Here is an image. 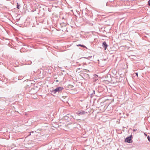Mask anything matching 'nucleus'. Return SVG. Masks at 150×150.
Wrapping results in <instances>:
<instances>
[{
    "label": "nucleus",
    "mask_w": 150,
    "mask_h": 150,
    "mask_svg": "<svg viewBox=\"0 0 150 150\" xmlns=\"http://www.w3.org/2000/svg\"><path fill=\"white\" fill-rule=\"evenodd\" d=\"M132 137V135H131L129 137H127L125 140V142L128 143H131L132 142L131 138Z\"/></svg>",
    "instance_id": "nucleus-1"
},
{
    "label": "nucleus",
    "mask_w": 150,
    "mask_h": 150,
    "mask_svg": "<svg viewBox=\"0 0 150 150\" xmlns=\"http://www.w3.org/2000/svg\"><path fill=\"white\" fill-rule=\"evenodd\" d=\"M62 88L60 87H59L56 88L55 89L53 90V91H54L56 92L62 90Z\"/></svg>",
    "instance_id": "nucleus-2"
},
{
    "label": "nucleus",
    "mask_w": 150,
    "mask_h": 150,
    "mask_svg": "<svg viewBox=\"0 0 150 150\" xmlns=\"http://www.w3.org/2000/svg\"><path fill=\"white\" fill-rule=\"evenodd\" d=\"M103 46L105 48V50H106L107 48L108 45H107L106 42H104L103 43Z\"/></svg>",
    "instance_id": "nucleus-3"
},
{
    "label": "nucleus",
    "mask_w": 150,
    "mask_h": 150,
    "mask_svg": "<svg viewBox=\"0 0 150 150\" xmlns=\"http://www.w3.org/2000/svg\"><path fill=\"white\" fill-rule=\"evenodd\" d=\"M77 46H81V47H83L84 48H86V49H87V47L84 45H82L81 44H79L78 45H77Z\"/></svg>",
    "instance_id": "nucleus-4"
},
{
    "label": "nucleus",
    "mask_w": 150,
    "mask_h": 150,
    "mask_svg": "<svg viewBox=\"0 0 150 150\" xmlns=\"http://www.w3.org/2000/svg\"><path fill=\"white\" fill-rule=\"evenodd\" d=\"M85 113V112L83 111H82V112H79V114H80L81 113H82V114H84Z\"/></svg>",
    "instance_id": "nucleus-5"
},
{
    "label": "nucleus",
    "mask_w": 150,
    "mask_h": 150,
    "mask_svg": "<svg viewBox=\"0 0 150 150\" xmlns=\"http://www.w3.org/2000/svg\"><path fill=\"white\" fill-rule=\"evenodd\" d=\"M147 139H148V140H149V142H150V137H149V136H148L147 137Z\"/></svg>",
    "instance_id": "nucleus-6"
},
{
    "label": "nucleus",
    "mask_w": 150,
    "mask_h": 150,
    "mask_svg": "<svg viewBox=\"0 0 150 150\" xmlns=\"http://www.w3.org/2000/svg\"><path fill=\"white\" fill-rule=\"evenodd\" d=\"M17 8H18V9H19V5H18V3H17Z\"/></svg>",
    "instance_id": "nucleus-7"
},
{
    "label": "nucleus",
    "mask_w": 150,
    "mask_h": 150,
    "mask_svg": "<svg viewBox=\"0 0 150 150\" xmlns=\"http://www.w3.org/2000/svg\"><path fill=\"white\" fill-rule=\"evenodd\" d=\"M148 4L149 6H150V0H149L148 1Z\"/></svg>",
    "instance_id": "nucleus-8"
},
{
    "label": "nucleus",
    "mask_w": 150,
    "mask_h": 150,
    "mask_svg": "<svg viewBox=\"0 0 150 150\" xmlns=\"http://www.w3.org/2000/svg\"><path fill=\"white\" fill-rule=\"evenodd\" d=\"M136 75H137V76H138V74H137V73H136Z\"/></svg>",
    "instance_id": "nucleus-9"
}]
</instances>
